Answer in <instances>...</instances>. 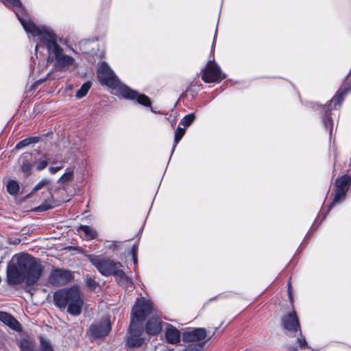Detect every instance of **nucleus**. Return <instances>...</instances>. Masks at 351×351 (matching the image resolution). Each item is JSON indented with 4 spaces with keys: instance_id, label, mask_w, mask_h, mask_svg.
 <instances>
[{
    "instance_id": "nucleus-10",
    "label": "nucleus",
    "mask_w": 351,
    "mask_h": 351,
    "mask_svg": "<svg viewBox=\"0 0 351 351\" xmlns=\"http://www.w3.org/2000/svg\"><path fill=\"white\" fill-rule=\"evenodd\" d=\"M225 77L219 66L214 62L210 61L202 70V78L206 83L219 82Z\"/></svg>"
},
{
    "instance_id": "nucleus-43",
    "label": "nucleus",
    "mask_w": 351,
    "mask_h": 351,
    "mask_svg": "<svg viewBox=\"0 0 351 351\" xmlns=\"http://www.w3.org/2000/svg\"><path fill=\"white\" fill-rule=\"evenodd\" d=\"M171 122V126L173 127V123L172 121H170Z\"/></svg>"
},
{
    "instance_id": "nucleus-11",
    "label": "nucleus",
    "mask_w": 351,
    "mask_h": 351,
    "mask_svg": "<svg viewBox=\"0 0 351 351\" xmlns=\"http://www.w3.org/2000/svg\"><path fill=\"white\" fill-rule=\"evenodd\" d=\"M143 332V326L139 323H133L130 322L128 329L129 336L127 340V344L130 348H138L143 343V339L141 335Z\"/></svg>"
},
{
    "instance_id": "nucleus-27",
    "label": "nucleus",
    "mask_w": 351,
    "mask_h": 351,
    "mask_svg": "<svg viewBox=\"0 0 351 351\" xmlns=\"http://www.w3.org/2000/svg\"><path fill=\"white\" fill-rule=\"evenodd\" d=\"M53 201H51V202L45 201L40 205L34 208V210L36 212L41 213V212H45V211L49 210L50 209H52L56 206V205L53 204Z\"/></svg>"
},
{
    "instance_id": "nucleus-42",
    "label": "nucleus",
    "mask_w": 351,
    "mask_h": 351,
    "mask_svg": "<svg viewBox=\"0 0 351 351\" xmlns=\"http://www.w3.org/2000/svg\"><path fill=\"white\" fill-rule=\"evenodd\" d=\"M176 337H177V343H178L180 341V332L178 330H177Z\"/></svg>"
},
{
    "instance_id": "nucleus-40",
    "label": "nucleus",
    "mask_w": 351,
    "mask_h": 351,
    "mask_svg": "<svg viewBox=\"0 0 351 351\" xmlns=\"http://www.w3.org/2000/svg\"><path fill=\"white\" fill-rule=\"evenodd\" d=\"M132 261H133L134 265H137V256L134 254V256H132Z\"/></svg>"
},
{
    "instance_id": "nucleus-24",
    "label": "nucleus",
    "mask_w": 351,
    "mask_h": 351,
    "mask_svg": "<svg viewBox=\"0 0 351 351\" xmlns=\"http://www.w3.org/2000/svg\"><path fill=\"white\" fill-rule=\"evenodd\" d=\"M167 326V331L165 333L167 342L175 344L176 343V328L168 324H164Z\"/></svg>"
},
{
    "instance_id": "nucleus-23",
    "label": "nucleus",
    "mask_w": 351,
    "mask_h": 351,
    "mask_svg": "<svg viewBox=\"0 0 351 351\" xmlns=\"http://www.w3.org/2000/svg\"><path fill=\"white\" fill-rule=\"evenodd\" d=\"M6 189L10 195L14 196L19 193L20 186L17 181L10 180L7 182Z\"/></svg>"
},
{
    "instance_id": "nucleus-31",
    "label": "nucleus",
    "mask_w": 351,
    "mask_h": 351,
    "mask_svg": "<svg viewBox=\"0 0 351 351\" xmlns=\"http://www.w3.org/2000/svg\"><path fill=\"white\" fill-rule=\"evenodd\" d=\"M44 158H45V160L40 161L37 165L36 169L38 171H42L47 167L48 163H47V159L49 160V158L47 157V154L44 155Z\"/></svg>"
},
{
    "instance_id": "nucleus-30",
    "label": "nucleus",
    "mask_w": 351,
    "mask_h": 351,
    "mask_svg": "<svg viewBox=\"0 0 351 351\" xmlns=\"http://www.w3.org/2000/svg\"><path fill=\"white\" fill-rule=\"evenodd\" d=\"M49 180L48 179H43L41 181H40L33 189L32 190V193L34 192H36L38 190H40V189H42L43 187H44L45 186L47 185L48 184H49Z\"/></svg>"
},
{
    "instance_id": "nucleus-25",
    "label": "nucleus",
    "mask_w": 351,
    "mask_h": 351,
    "mask_svg": "<svg viewBox=\"0 0 351 351\" xmlns=\"http://www.w3.org/2000/svg\"><path fill=\"white\" fill-rule=\"evenodd\" d=\"M91 82L90 81H87L85 83H84L80 88L76 92V97L77 99H81L84 97L88 92L89 89L91 87Z\"/></svg>"
},
{
    "instance_id": "nucleus-26",
    "label": "nucleus",
    "mask_w": 351,
    "mask_h": 351,
    "mask_svg": "<svg viewBox=\"0 0 351 351\" xmlns=\"http://www.w3.org/2000/svg\"><path fill=\"white\" fill-rule=\"evenodd\" d=\"M40 351H54L53 346L49 340L45 339L43 337H39Z\"/></svg>"
},
{
    "instance_id": "nucleus-21",
    "label": "nucleus",
    "mask_w": 351,
    "mask_h": 351,
    "mask_svg": "<svg viewBox=\"0 0 351 351\" xmlns=\"http://www.w3.org/2000/svg\"><path fill=\"white\" fill-rule=\"evenodd\" d=\"M77 231L82 232L87 240H93L95 239L97 235L95 230L86 225H80L77 228Z\"/></svg>"
},
{
    "instance_id": "nucleus-14",
    "label": "nucleus",
    "mask_w": 351,
    "mask_h": 351,
    "mask_svg": "<svg viewBox=\"0 0 351 351\" xmlns=\"http://www.w3.org/2000/svg\"><path fill=\"white\" fill-rule=\"evenodd\" d=\"M282 325L289 332H296L300 328L299 321L295 311L286 315L282 319Z\"/></svg>"
},
{
    "instance_id": "nucleus-36",
    "label": "nucleus",
    "mask_w": 351,
    "mask_h": 351,
    "mask_svg": "<svg viewBox=\"0 0 351 351\" xmlns=\"http://www.w3.org/2000/svg\"><path fill=\"white\" fill-rule=\"evenodd\" d=\"M183 351H200L199 347L197 346H190L185 348Z\"/></svg>"
},
{
    "instance_id": "nucleus-35",
    "label": "nucleus",
    "mask_w": 351,
    "mask_h": 351,
    "mask_svg": "<svg viewBox=\"0 0 351 351\" xmlns=\"http://www.w3.org/2000/svg\"><path fill=\"white\" fill-rule=\"evenodd\" d=\"M62 167H61V166H60V167H49V171L51 174H55L58 171H59L60 169H62Z\"/></svg>"
},
{
    "instance_id": "nucleus-16",
    "label": "nucleus",
    "mask_w": 351,
    "mask_h": 351,
    "mask_svg": "<svg viewBox=\"0 0 351 351\" xmlns=\"http://www.w3.org/2000/svg\"><path fill=\"white\" fill-rule=\"evenodd\" d=\"M162 322L158 317H152L146 324V332L150 335H158L162 330Z\"/></svg>"
},
{
    "instance_id": "nucleus-15",
    "label": "nucleus",
    "mask_w": 351,
    "mask_h": 351,
    "mask_svg": "<svg viewBox=\"0 0 351 351\" xmlns=\"http://www.w3.org/2000/svg\"><path fill=\"white\" fill-rule=\"evenodd\" d=\"M0 321L16 332L22 330V326L19 322L7 312L0 311Z\"/></svg>"
},
{
    "instance_id": "nucleus-32",
    "label": "nucleus",
    "mask_w": 351,
    "mask_h": 351,
    "mask_svg": "<svg viewBox=\"0 0 351 351\" xmlns=\"http://www.w3.org/2000/svg\"><path fill=\"white\" fill-rule=\"evenodd\" d=\"M5 2L10 3L12 6L21 9V11L23 10L22 3L20 0H4Z\"/></svg>"
},
{
    "instance_id": "nucleus-22",
    "label": "nucleus",
    "mask_w": 351,
    "mask_h": 351,
    "mask_svg": "<svg viewBox=\"0 0 351 351\" xmlns=\"http://www.w3.org/2000/svg\"><path fill=\"white\" fill-rule=\"evenodd\" d=\"M40 141V136H30L19 141L15 146L16 149H21L23 147L35 144Z\"/></svg>"
},
{
    "instance_id": "nucleus-28",
    "label": "nucleus",
    "mask_w": 351,
    "mask_h": 351,
    "mask_svg": "<svg viewBox=\"0 0 351 351\" xmlns=\"http://www.w3.org/2000/svg\"><path fill=\"white\" fill-rule=\"evenodd\" d=\"M73 177V171L69 168L66 169L65 173L58 179V182L60 184L67 182Z\"/></svg>"
},
{
    "instance_id": "nucleus-5",
    "label": "nucleus",
    "mask_w": 351,
    "mask_h": 351,
    "mask_svg": "<svg viewBox=\"0 0 351 351\" xmlns=\"http://www.w3.org/2000/svg\"><path fill=\"white\" fill-rule=\"evenodd\" d=\"M154 310L152 302L144 298L137 300L136 304L132 308L131 313V321L133 323L142 322L150 315Z\"/></svg>"
},
{
    "instance_id": "nucleus-19",
    "label": "nucleus",
    "mask_w": 351,
    "mask_h": 351,
    "mask_svg": "<svg viewBox=\"0 0 351 351\" xmlns=\"http://www.w3.org/2000/svg\"><path fill=\"white\" fill-rule=\"evenodd\" d=\"M30 157L29 154H25L21 157V170L25 177H28L31 174L32 163L30 161Z\"/></svg>"
},
{
    "instance_id": "nucleus-2",
    "label": "nucleus",
    "mask_w": 351,
    "mask_h": 351,
    "mask_svg": "<svg viewBox=\"0 0 351 351\" xmlns=\"http://www.w3.org/2000/svg\"><path fill=\"white\" fill-rule=\"evenodd\" d=\"M16 263L8 264L6 269L7 282L14 286L25 281L29 285H34L40 278L42 267L36 258L28 254L16 255Z\"/></svg>"
},
{
    "instance_id": "nucleus-3",
    "label": "nucleus",
    "mask_w": 351,
    "mask_h": 351,
    "mask_svg": "<svg viewBox=\"0 0 351 351\" xmlns=\"http://www.w3.org/2000/svg\"><path fill=\"white\" fill-rule=\"evenodd\" d=\"M86 258L101 275L106 277L114 276L117 282L125 288L133 285L132 280L121 269V263L95 254H88Z\"/></svg>"
},
{
    "instance_id": "nucleus-38",
    "label": "nucleus",
    "mask_w": 351,
    "mask_h": 351,
    "mask_svg": "<svg viewBox=\"0 0 351 351\" xmlns=\"http://www.w3.org/2000/svg\"><path fill=\"white\" fill-rule=\"evenodd\" d=\"M137 251H138V247L136 245H134L131 249V254H132V256H134V254H135L136 256H137Z\"/></svg>"
},
{
    "instance_id": "nucleus-33",
    "label": "nucleus",
    "mask_w": 351,
    "mask_h": 351,
    "mask_svg": "<svg viewBox=\"0 0 351 351\" xmlns=\"http://www.w3.org/2000/svg\"><path fill=\"white\" fill-rule=\"evenodd\" d=\"M120 245H121V243H119V242H113V243H110L108 246V248L110 249V250H115L119 249Z\"/></svg>"
},
{
    "instance_id": "nucleus-39",
    "label": "nucleus",
    "mask_w": 351,
    "mask_h": 351,
    "mask_svg": "<svg viewBox=\"0 0 351 351\" xmlns=\"http://www.w3.org/2000/svg\"><path fill=\"white\" fill-rule=\"evenodd\" d=\"M176 149V130L174 131V141L172 147L171 155L173 153L174 149Z\"/></svg>"
},
{
    "instance_id": "nucleus-29",
    "label": "nucleus",
    "mask_w": 351,
    "mask_h": 351,
    "mask_svg": "<svg viewBox=\"0 0 351 351\" xmlns=\"http://www.w3.org/2000/svg\"><path fill=\"white\" fill-rule=\"evenodd\" d=\"M86 285L90 291H95L99 286V283L97 282L92 278H87L86 280Z\"/></svg>"
},
{
    "instance_id": "nucleus-18",
    "label": "nucleus",
    "mask_w": 351,
    "mask_h": 351,
    "mask_svg": "<svg viewBox=\"0 0 351 351\" xmlns=\"http://www.w3.org/2000/svg\"><path fill=\"white\" fill-rule=\"evenodd\" d=\"M351 92V85L346 84L341 87L337 92V95L332 99L331 104L335 106H340L343 101L344 95L348 93Z\"/></svg>"
},
{
    "instance_id": "nucleus-9",
    "label": "nucleus",
    "mask_w": 351,
    "mask_h": 351,
    "mask_svg": "<svg viewBox=\"0 0 351 351\" xmlns=\"http://www.w3.org/2000/svg\"><path fill=\"white\" fill-rule=\"evenodd\" d=\"M72 279L73 274L69 270L55 268L51 271L48 282L52 286L60 287L66 285Z\"/></svg>"
},
{
    "instance_id": "nucleus-37",
    "label": "nucleus",
    "mask_w": 351,
    "mask_h": 351,
    "mask_svg": "<svg viewBox=\"0 0 351 351\" xmlns=\"http://www.w3.org/2000/svg\"><path fill=\"white\" fill-rule=\"evenodd\" d=\"M325 126L326 128H329L330 132H332V123L330 118H328L326 121L324 122Z\"/></svg>"
},
{
    "instance_id": "nucleus-13",
    "label": "nucleus",
    "mask_w": 351,
    "mask_h": 351,
    "mask_svg": "<svg viewBox=\"0 0 351 351\" xmlns=\"http://www.w3.org/2000/svg\"><path fill=\"white\" fill-rule=\"evenodd\" d=\"M119 90L123 97L131 100H136L139 104L146 107H151V101L147 95L140 94L128 86L121 87Z\"/></svg>"
},
{
    "instance_id": "nucleus-34",
    "label": "nucleus",
    "mask_w": 351,
    "mask_h": 351,
    "mask_svg": "<svg viewBox=\"0 0 351 351\" xmlns=\"http://www.w3.org/2000/svg\"><path fill=\"white\" fill-rule=\"evenodd\" d=\"M298 342L301 349H304L308 347L306 341L303 338L299 339Z\"/></svg>"
},
{
    "instance_id": "nucleus-6",
    "label": "nucleus",
    "mask_w": 351,
    "mask_h": 351,
    "mask_svg": "<svg viewBox=\"0 0 351 351\" xmlns=\"http://www.w3.org/2000/svg\"><path fill=\"white\" fill-rule=\"evenodd\" d=\"M98 81L101 85L114 88L118 85V79L106 62L98 65L97 70Z\"/></svg>"
},
{
    "instance_id": "nucleus-20",
    "label": "nucleus",
    "mask_w": 351,
    "mask_h": 351,
    "mask_svg": "<svg viewBox=\"0 0 351 351\" xmlns=\"http://www.w3.org/2000/svg\"><path fill=\"white\" fill-rule=\"evenodd\" d=\"M19 348V351H36L35 341L27 338L21 339Z\"/></svg>"
},
{
    "instance_id": "nucleus-17",
    "label": "nucleus",
    "mask_w": 351,
    "mask_h": 351,
    "mask_svg": "<svg viewBox=\"0 0 351 351\" xmlns=\"http://www.w3.org/2000/svg\"><path fill=\"white\" fill-rule=\"evenodd\" d=\"M195 119V115L193 113L186 115L181 121L180 125L184 128H177V143L182 138L185 134L186 128L189 127Z\"/></svg>"
},
{
    "instance_id": "nucleus-12",
    "label": "nucleus",
    "mask_w": 351,
    "mask_h": 351,
    "mask_svg": "<svg viewBox=\"0 0 351 351\" xmlns=\"http://www.w3.org/2000/svg\"><path fill=\"white\" fill-rule=\"evenodd\" d=\"M182 337L185 342L197 343L195 346L199 347L200 350L206 337V331L203 328H197L183 332Z\"/></svg>"
},
{
    "instance_id": "nucleus-7",
    "label": "nucleus",
    "mask_w": 351,
    "mask_h": 351,
    "mask_svg": "<svg viewBox=\"0 0 351 351\" xmlns=\"http://www.w3.org/2000/svg\"><path fill=\"white\" fill-rule=\"evenodd\" d=\"M112 324L109 317H104L100 321L92 324L88 332L90 339L96 340L108 335L111 330Z\"/></svg>"
},
{
    "instance_id": "nucleus-8",
    "label": "nucleus",
    "mask_w": 351,
    "mask_h": 351,
    "mask_svg": "<svg viewBox=\"0 0 351 351\" xmlns=\"http://www.w3.org/2000/svg\"><path fill=\"white\" fill-rule=\"evenodd\" d=\"M335 189L334 199L330 208L335 204L340 203L346 199V193L351 185V176L343 175L335 180Z\"/></svg>"
},
{
    "instance_id": "nucleus-41",
    "label": "nucleus",
    "mask_w": 351,
    "mask_h": 351,
    "mask_svg": "<svg viewBox=\"0 0 351 351\" xmlns=\"http://www.w3.org/2000/svg\"><path fill=\"white\" fill-rule=\"evenodd\" d=\"M21 242V240L19 239H16L14 242H13V244H15V245H17L19 243H20ZM10 243H12V242H11L10 241H9Z\"/></svg>"
},
{
    "instance_id": "nucleus-4",
    "label": "nucleus",
    "mask_w": 351,
    "mask_h": 351,
    "mask_svg": "<svg viewBox=\"0 0 351 351\" xmlns=\"http://www.w3.org/2000/svg\"><path fill=\"white\" fill-rule=\"evenodd\" d=\"M53 301L55 305L60 309L67 306V312L71 315L77 316L81 314L84 302L77 288L70 287L56 291L53 293Z\"/></svg>"
},
{
    "instance_id": "nucleus-1",
    "label": "nucleus",
    "mask_w": 351,
    "mask_h": 351,
    "mask_svg": "<svg viewBox=\"0 0 351 351\" xmlns=\"http://www.w3.org/2000/svg\"><path fill=\"white\" fill-rule=\"evenodd\" d=\"M16 15L27 34L31 36H38L40 43L36 46V52L39 47H46L48 51L47 62H54L53 66L56 70L61 71L73 64L74 58L63 53V49L58 45L56 36L52 31L39 29L27 15H23L18 12H16Z\"/></svg>"
}]
</instances>
